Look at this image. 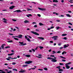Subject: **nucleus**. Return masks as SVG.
<instances>
[{
    "label": "nucleus",
    "instance_id": "nucleus-1",
    "mask_svg": "<svg viewBox=\"0 0 73 73\" xmlns=\"http://www.w3.org/2000/svg\"><path fill=\"white\" fill-rule=\"evenodd\" d=\"M31 33H32L33 34H34V35H37L38 36V35H39L38 33H37L36 32H35L33 31H31Z\"/></svg>",
    "mask_w": 73,
    "mask_h": 73
},
{
    "label": "nucleus",
    "instance_id": "nucleus-2",
    "mask_svg": "<svg viewBox=\"0 0 73 73\" xmlns=\"http://www.w3.org/2000/svg\"><path fill=\"white\" fill-rule=\"evenodd\" d=\"M33 62V61H26L25 62V64H31Z\"/></svg>",
    "mask_w": 73,
    "mask_h": 73
},
{
    "label": "nucleus",
    "instance_id": "nucleus-3",
    "mask_svg": "<svg viewBox=\"0 0 73 73\" xmlns=\"http://www.w3.org/2000/svg\"><path fill=\"white\" fill-rule=\"evenodd\" d=\"M38 9L41 11H45L46 9H45L40 8V7H38Z\"/></svg>",
    "mask_w": 73,
    "mask_h": 73
},
{
    "label": "nucleus",
    "instance_id": "nucleus-4",
    "mask_svg": "<svg viewBox=\"0 0 73 73\" xmlns=\"http://www.w3.org/2000/svg\"><path fill=\"white\" fill-rule=\"evenodd\" d=\"M51 61L55 62H57V60L55 59L52 58V59L51 60Z\"/></svg>",
    "mask_w": 73,
    "mask_h": 73
},
{
    "label": "nucleus",
    "instance_id": "nucleus-5",
    "mask_svg": "<svg viewBox=\"0 0 73 73\" xmlns=\"http://www.w3.org/2000/svg\"><path fill=\"white\" fill-rule=\"evenodd\" d=\"M15 6H12L10 7L9 8L10 9H13L14 8H15Z\"/></svg>",
    "mask_w": 73,
    "mask_h": 73
},
{
    "label": "nucleus",
    "instance_id": "nucleus-6",
    "mask_svg": "<svg viewBox=\"0 0 73 73\" xmlns=\"http://www.w3.org/2000/svg\"><path fill=\"white\" fill-rule=\"evenodd\" d=\"M25 70H21L20 71H19V73H24V72H25Z\"/></svg>",
    "mask_w": 73,
    "mask_h": 73
},
{
    "label": "nucleus",
    "instance_id": "nucleus-7",
    "mask_svg": "<svg viewBox=\"0 0 73 73\" xmlns=\"http://www.w3.org/2000/svg\"><path fill=\"white\" fill-rule=\"evenodd\" d=\"M19 38H22V37H23V35H18Z\"/></svg>",
    "mask_w": 73,
    "mask_h": 73
},
{
    "label": "nucleus",
    "instance_id": "nucleus-8",
    "mask_svg": "<svg viewBox=\"0 0 73 73\" xmlns=\"http://www.w3.org/2000/svg\"><path fill=\"white\" fill-rule=\"evenodd\" d=\"M38 38H39V39H40V40H44V38L43 37H38Z\"/></svg>",
    "mask_w": 73,
    "mask_h": 73
},
{
    "label": "nucleus",
    "instance_id": "nucleus-9",
    "mask_svg": "<svg viewBox=\"0 0 73 73\" xmlns=\"http://www.w3.org/2000/svg\"><path fill=\"white\" fill-rule=\"evenodd\" d=\"M66 69H68L70 68V66H68V65H66Z\"/></svg>",
    "mask_w": 73,
    "mask_h": 73
},
{
    "label": "nucleus",
    "instance_id": "nucleus-10",
    "mask_svg": "<svg viewBox=\"0 0 73 73\" xmlns=\"http://www.w3.org/2000/svg\"><path fill=\"white\" fill-rule=\"evenodd\" d=\"M27 45V43L24 44L23 43V44H19V45L20 46H24V45Z\"/></svg>",
    "mask_w": 73,
    "mask_h": 73
},
{
    "label": "nucleus",
    "instance_id": "nucleus-11",
    "mask_svg": "<svg viewBox=\"0 0 73 73\" xmlns=\"http://www.w3.org/2000/svg\"><path fill=\"white\" fill-rule=\"evenodd\" d=\"M52 2H55V3H58V1L57 0H53Z\"/></svg>",
    "mask_w": 73,
    "mask_h": 73
},
{
    "label": "nucleus",
    "instance_id": "nucleus-12",
    "mask_svg": "<svg viewBox=\"0 0 73 73\" xmlns=\"http://www.w3.org/2000/svg\"><path fill=\"white\" fill-rule=\"evenodd\" d=\"M17 12L18 13H19V12H22V11H21V10H17Z\"/></svg>",
    "mask_w": 73,
    "mask_h": 73
},
{
    "label": "nucleus",
    "instance_id": "nucleus-13",
    "mask_svg": "<svg viewBox=\"0 0 73 73\" xmlns=\"http://www.w3.org/2000/svg\"><path fill=\"white\" fill-rule=\"evenodd\" d=\"M25 57H31V55H26L25 56Z\"/></svg>",
    "mask_w": 73,
    "mask_h": 73
},
{
    "label": "nucleus",
    "instance_id": "nucleus-14",
    "mask_svg": "<svg viewBox=\"0 0 73 73\" xmlns=\"http://www.w3.org/2000/svg\"><path fill=\"white\" fill-rule=\"evenodd\" d=\"M56 37H58V36H54L53 37H52L51 38H52V39H54V38H56Z\"/></svg>",
    "mask_w": 73,
    "mask_h": 73
},
{
    "label": "nucleus",
    "instance_id": "nucleus-15",
    "mask_svg": "<svg viewBox=\"0 0 73 73\" xmlns=\"http://www.w3.org/2000/svg\"><path fill=\"white\" fill-rule=\"evenodd\" d=\"M14 54L13 53H12L11 54H8V56H12V55Z\"/></svg>",
    "mask_w": 73,
    "mask_h": 73
},
{
    "label": "nucleus",
    "instance_id": "nucleus-16",
    "mask_svg": "<svg viewBox=\"0 0 73 73\" xmlns=\"http://www.w3.org/2000/svg\"><path fill=\"white\" fill-rule=\"evenodd\" d=\"M68 47V46L66 45V44L64 45V48H66Z\"/></svg>",
    "mask_w": 73,
    "mask_h": 73
},
{
    "label": "nucleus",
    "instance_id": "nucleus-17",
    "mask_svg": "<svg viewBox=\"0 0 73 73\" xmlns=\"http://www.w3.org/2000/svg\"><path fill=\"white\" fill-rule=\"evenodd\" d=\"M39 24L40 26H42V25H44V24H42V23H39Z\"/></svg>",
    "mask_w": 73,
    "mask_h": 73
},
{
    "label": "nucleus",
    "instance_id": "nucleus-18",
    "mask_svg": "<svg viewBox=\"0 0 73 73\" xmlns=\"http://www.w3.org/2000/svg\"><path fill=\"white\" fill-rule=\"evenodd\" d=\"M47 59H49V60H52L53 59V58H52L51 57H48L47 58Z\"/></svg>",
    "mask_w": 73,
    "mask_h": 73
},
{
    "label": "nucleus",
    "instance_id": "nucleus-19",
    "mask_svg": "<svg viewBox=\"0 0 73 73\" xmlns=\"http://www.w3.org/2000/svg\"><path fill=\"white\" fill-rule=\"evenodd\" d=\"M24 23H29V21L27 20H25L24 21Z\"/></svg>",
    "mask_w": 73,
    "mask_h": 73
},
{
    "label": "nucleus",
    "instance_id": "nucleus-20",
    "mask_svg": "<svg viewBox=\"0 0 73 73\" xmlns=\"http://www.w3.org/2000/svg\"><path fill=\"white\" fill-rule=\"evenodd\" d=\"M66 15L67 17H71V16L69 14H66Z\"/></svg>",
    "mask_w": 73,
    "mask_h": 73
},
{
    "label": "nucleus",
    "instance_id": "nucleus-21",
    "mask_svg": "<svg viewBox=\"0 0 73 73\" xmlns=\"http://www.w3.org/2000/svg\"><path fill=\"white\" fill-rule=\"evenodd\" d=\"M53 14H56V16H58V13H56V12H53Z\"/></svg>",
    "mask_w": 73,
    "mask_h": 73
},
{
    "label": "nucleus",
    "instance_id": "nucleus-22",
    "mask_svg": "<svg viewBox=\"0 0 73 73\" xmlns=\"http://www.w3.org/2000/svg\"><path fill=\"white\" fill-rule=\"evenodd\" d=\"M11 48V47L10 46H7L5 47V49H7V48Z\"/></svg>",
    "mask_w": 73,
    "mask_h": 73
},
{
    "label": "nucleus",
    "instance_id": "nucleus-23",
    "mask_svg": "<svg viewBox=\"0 0 73 73\" xmlns=\"http://www.w3.org/2000/svg\"><path fill=\"white\" fill-rule=\"evenodd\" d=\"M66 52H65V51H63L62 53V54H66Z\"/></svg>",
    "mask_w": 73,
    "mask_h": 73
},
{
    "label": "nucleus",
    "instance_id": "nucleus-24",
    "mask_svg": "<svg viewBox=\"0 0 73 73\" xmlns=\"http://www.w3.org/2000/svg\"><path fill=\"white\" fill-rule=\"evenodd\" d=\"M39 48H40V49L41 50L42 49H43L44 48V47L43 46H40Z\"/></svg>",
    "mask_w": 73,
    "mask_h": 73
},
{
    "label": "nucleus",
    "instance_id": "nucleus-25",
    "mask_svg": "<svg viewBox=\"0 0 73 73\" xmlns=\"http://www.w3.org/2000/svg\"><path fill=\"white\" fill-rule=\"evenodd\" d=\"M19 44H21V45H23V42H19Z\"/></svg>",
    "mask_w": 73,
    "mask_h": 73
},
{
    "label": "nucleus",
    "instance_id": "nucleus-26",
    "mask_svg": "<svg viewBox=\"0 0 73 73\" xmlns=\"http://www.w3.org/2000/svg\"><path fill=\"white\" fill-rule=\"evenodd\" d=\"M66 35H67L66 34H63L62 35V36H66Z\"/></svg>",
    "mask_w": 73,
    "mask_h": 73
},
{
    "label": "nucleus",
    "instance_id": "nucleus-27",
    "mask_svg": "<svg viewBox=\"0 0 73 73\" xmlns=\"http://www.w3.org/2000/svg\"><path fill=\"white\" fill-rule=\"evenodd\" d=\"M56 30H58V29H60V27L58 26L56 27Z\"/></svg>",
    "mask_w": 73,
    "mask_h": 73
},
{
    "label": "nucleus",
    "instance_id": "nucleus-28",
    "mask_svg": "<svg viewBox=\"0 0 73 73\" xmlns=\"http://www.w3.org/2000/svg\"><path fill=\"white\" fill-rule=\"evenodd\" d=\"M27 41H29V42H30L31 41V40H30V39H29V38H27Z\"/></svg>",
    "mask_w": 73,
    "mask_h": 73
},
{
    "label": "nucleus",
    "instance_id": "nucleus-29",
    "mask_svg": "<svg viewBox=\"0 0 73 73\" xmlns=\"http://www.w3.org/2000/svg\"><path fill=\"white\" fill-rule=\"evenodd\" d=\"M60 57H61V58H63V59H65L66 58L64 57H63L62 56H60Z\"/></svg>",
    "mask_w": 73,
    "mask_h": 73
},
{
    "label": "nucleus",
    "instance_id": "nucleus-30",
    "mask_svg": "<svg viewBox=\"0 0 73 73\" xmlns=\"http://www.w3.org/2000/svg\"><path fill=\"white\" fill-rule=\"evenodd\" d=\"M14 39L15 40H19V39H18V38H14Z\"/></svg>",
    "mask_w": 73,
    "mask_h": 73
},
{
    "label": "nucleus",
    "instance_id": "nucleus-31",
    "mask_svg": "<svg viewBox=\"0 0 73 73\" xmlns=\"http://www.w3.org/2000/svg\"><path fill=\"white\" fill-rule=\"evenodd\" d=\"M13 70H14V71H17V70L15 68L14 69H13Z\"/></svg>",
    "mask_w": 73,
    "mask_h": 73
},
{
    "label": "nucleus",
    "instance_id": "nucleus-32",
    "mask_svg": "<svg viewBox=\"0 0 73 73\" xmlns=\"http://www.w3.org/2000/svg\"><path fill=\"white\" fill-rule=\"evenodd\" d=\"M59 71L60 72H61V71L62 72V71H63V70L62 69H60V70H59Z\"/></svg>",
    "mask_w": 73,
    "mask_h": 73
},
{
    "label": "nucleus",
    "instance_id": "nucleus-33",
    "mask_svg": "<svg viewBox=\"0 0 73 73\" xmlns=\"http://www.w3.org/2000/svg\"><path fill=\"white\" fill-rule=\"evenodd\" d=\"M63 39H64V40H66V39H67V38H66V37H64V38H63Z\"/></svg>",
    "mask_w": 73,
    "mask_h": 73
},
{
    "label": "nucleus",
    "instance_id": "nucleus-34",
    "mask_svg": "<svg viewBox=\"0 0 73 73\" xmlns=\"http://www.w3.org/2000/svg\"><path fill=\"white\" fill-rule=\"evenodd\" d=\"M52 52H53V53H52V54H54L56 53V52L54 51H53Z\"/></svg>",
    "mask_w": 73,
    "mask_h": 73
},
{
    "label": "nucleus",
    "instance_id": "nucleus-35",
    "mask_svg": "<svg viewBox=\"0 0 73 73\" xmlns=\"http://www.w3.org/2000/svg\"><path fill=\"white\" fill-rule=\"evenodd\" d=\"M7 42H13V41L10 40V41H7Z\"/></svg>",
    "mask_w": 73,
    "mask_h": 73
},
{
    "label": "nucleus",
    "instance_id": "nucleus-36",
    "mask_svg": "<svg viewBox=\"0 0 73 73\" xmlns=\"http://www.w3.org/2000/svg\"><path fill=\"white\" fill-rule=\"evenodd\" d=\"M44 70H48V69L46 68H44Z\"/></svg>",
    "mask_w": 73,
    "mask_h": 73
},
{
    "label": "nucleus",
    "instance_id": "nucleus-37",
    "mask_svg": "<svg viewBox=\"0 0 73 73\" xmlns=\"http://www.w3.org/2000/svg\"><path fill=\"white\" fill-rule=\"evenodd\" d=\"M50 57H54V55H50Z\"/></svg>",
    "mask_w": 73,
    "mask_h": 73
},
{
    "label": "nucleus",
    "instance_id": "nucleus-38",
    "mask_svg": "<svg viewBox=\"0 0 73 73\" xmlns=\"http://www.w3.org/2000/svg\"><path fill=\"white\" fill-rule=\"evenodd\" d=\"M1 47L3 49H4V46H3V45H2Z\"/></svg>",
    "mask_w": 73,
    "mask_h": 73
},
{
    "label": "nucleus",
    "instance_id": "nucleus-39",
    "mask_svg": "<svg viewBox=\"0 0 73 73\" xmlns=\"http://www.w3.org/2000/svg\"><path fill=\"white\" fill-rule=\"evenodd\" d=\"M61 53V51H58L57 52V53Z\"/></svg>",
    "mask_w": 73,
    "mask_h": 73
},
{
    "label": "nucleus",
    "instance_id": "nucleus-40",
    "mask_svg": "<svg viewBox=\"0 0 73 73\" xmlns=\"http://www.w3.org/2000/svg\"><path fill=\"white\" fill-rule=\"evenodd\" d=\"M16 64V63H15V62H13L12 63V64L13 65H15Z\"/></svg>",
    "mask_w": 73,
    "mask_h": 73
},
{
    "label": "nucleus",
    "instance_id": "nucleus-41",
    "mask_svg": "<svg viewBox=\"0 0 73 73\" xmlns=\"http://www.w3.org/2000/svg\"><path fill=\"white\" fill-rule=\"evenodd\" d=\"M17 57L16 58H11V59L12 60H14V59H17Z\"/></svg>",
    "mask_w": 73,
    "mask_h": 73
},
{
    "label": "nucleus",
    "instance_id": "nucleus-42",
    "mask_svg": "<svg viewBox=\"0 0 73 73\" xmlns=\"http://www.w3.org/2000/svg\"><path fill=\"white\" fill-rule=\"evenodd\" d=\"M62 61H63V62H65V61H66V60L64 59H62Z\"/></svg>",
    "mask_w": 73,
    "mask_h": 73
},
{
    "label": "nucleus",
    "instance_id": "nucleus-43",
    "mask_svg": "<svg viewBox=\"0 0 73 73\" xmlns=\"http://www.w3.org/2000/svg\"><path fill=\"white\" fill-rule=\"evenodd\" d=\"M64 15H61L60 16H59V17H64Z\"/></svg>",
    "mask_w": 73,
    "mask_h": 73
},
{
    "label": "nucleus",
    "instance_id": "nucleus-44",
    "mask_svg": "<svg viewBox=\"0 0 73 73\" xmlns=\"http://www.w3.org/2000/svg\"><path fill=\"white\" fill-rule=\"evenodd\" d=\"M32 50H33V52H35V50L34 49H31Z\"/></svg>",
    "mask_w": 73,
    "mask_h": 73
},
{
    "label": "nucleus",
    "instance_id": "nucleus-45",
    "mask_svg": "<svg viewBox=\"0 0 73 73\" xmlns=\"http://www.w3.org/2000/svg\"><path fill=\"white\" fill-rule=\"evenodd\" d=\"M68 24H70V25H72V23L70 22L68 23Z\"/></svg>",
    "mask_w": 73,
    "mask_h": 73
},
{
    "label": "nucleus",
    "instance_id": "nucleus-46",
    "mask_svg": "<svg viewBox=\"0 0 73 73\" xmlns=\"http://www.w3.org/2000/svg\"><path fill=\"white\" fill-rule=\"evenodd\" d=\"M36 57H38V58H41V56H36Z\"/></svg>",
    "mask_w": 73,
    "mask_h": 73
},
{
    "label": "nucleus",
    "instance_id": "nucleus-47",
    "mask_svg": "<svg viewBox=\"0 0 73 73\" xmlns=\"http://www.w3.org/2000/svg\"><path fill=\"white\" fill-rule=\"evenodd\" d=\"M12 20H13V21H17L16 20L13 19H12Z\"/></svg>",
    "mask_w": 73,
    "mask_h": 73
},
{
    "label": "nucleus",
    "instance_id": "nucleus-48",
    "mask_svg": "<svg viewBox=\"0 0 73 73\" xmlns=\"http://www.w3.org/2000/svg\"><path fill=\"white\" fill-rule=\"evenodd\" d=\"M59 64L60 65H64V64H63V63H59Z\"/></svg>",
    "mask_w": 73,
    "mask_h": 73
},
{
    "label": "nucleus",
    "instance_id": "nucleus-49",
    "mask_svg": "<svg viewBox=\"0 0 73 73\" xmlns=\"http://www.w3.org/2000/svg\"><path fill=\"white\" fill-rule=\"evenodd\" d=\"M12 73V71H10L9 72H7V73Z\"/></svg>",
    "mask_w": 73,
    "mask_h": 73
},
{
    "label": "nucleus",
    "instance_id": "nucleus-50",
    "mask_svg": "<svg viewBox=\"0 0 73 73\" xmlns=\"http://www.w3.org/2000/svg\"><path fill=\"white\" fill-rule=\"evenodd\" d=\"M25 38L26 39H27V38H28V37H27V36H25Z\"/></svg>",
    "mask_w": 73,
    "mask_h": 73
},
{
    "label": "nucleus",
    "instance_id": "nucleus-51",
    "mask_svg": "<svg viewBox=\"0 0 73 73\" xmlns=\"http://www.w3.org/2000/svg\"><path fill=\"white\" fill-rule=\"evenodd\" d=\"M53 28H54V27L52 26L51 27L50 29H53Z\"/></svg>",
    "mask_w": 73,
    "mask_h": 73
},
{
    "label": "nucleus",
    "instance_id": "nucleus-52",
    "mask_svg": "<svg viewBox=\"0 0 73 73\" xmlns=\"http://www.w3.org/2000/svg\"><path fill=\"white\" fill-rule=\"evenodd\" d=\"M37 16H39V17H41V15H40V14H37Z\"/></svg>",
    "mask_w": 73,
    "mask_h": 73
},
{
    "label": "nucleus",
    "instance_id": "nucleus-53",
    "mask_svg": "<svg viewBox=\"0 0 73 73\" xmlns=\"http://www.w3.org/2000/svg\"><path fill=\"white\" fill-rule=\"evenodd\" d=\"M57 38V37L55 38H54V40H56Z\"/></svg>",
    "mask_w": 73,
    "mask_h": 73
},
{
    "label": "nucleus",
    "instance_id": "nucleus-54",
    "mask_svg": "<svg viewBox=\"0 0 73 73\" xmlns=\"http://www.w3.org/2000/svg\"><path fill=\"white\" fill-rule=\"evenodd\" d=\"M11 52H12L13 53H14L15 52V51H14V50H11Z\"/></svg>",
    "mask_w": 73,
    "mask_h": 73
},
{
    "label": "nucleus",
    "instance_id": "nucleus-55",
    "mask_svg": "<svg viewBox=\"0 0 73 73\" xmlns=\"http://www.w3.org/2000/svg\"><path fill=\"white\" fill-rule=\"evenodd\" d=\"M27 65H23V67H25V66H27Z\"/></svg>",
    "mask_w": 73,
    "mask_h": 73
},
{
    "label": "nucleus",
    "instance_id": "nucleus-56",
    "mask_svg": "<svg viewBox=\"0 0 73 73\" xmlns=\"http://www.w3.org/2000/svg\"><path fill=\"white\" fill-rule=\"evenodd\" d=\"M6 60H8V61H10V59L9 58H6Z\"/></svg>",
    "mask_w": 73,
    "mask_h": 73
},
{
    "label": "nucleus",
    "instance_id": "nucleus-57",
    "mask_svg": "<svg viewBox=\"0 0 73 73\" xmlns=\"http://www.w3.org/2000/svg\"><path fill=\"white\" fill-rule=\"evenodd\" d=\"M0 73H5V72L4 71H2L1 72H0Z\"/></svg>",
    "mask_w": 73,
    "mask_h": 73
},
{
    "label": "nucleus",
    "instance_id": "nucleus-58",
    "mask_svg": "<svg viewBox=\"0 0 73 73\" xmlns=\"http://www.w3.org/2000/svg\"><path fill=\"white\" fill-rule=\"evenodd\" d=\"M29 16H31L32 17V15H31V14H29Z\"/></svg>",
    "mask_w": 73,
    "mask_h": 73
},
{
    "label": "nucleus",
    "instance_id": "nucleus-59",
    "mask_svg": "<svg viewBox=\"0 0 73 73\" xmlns=\"http://www.w3.org/2000/svg\"><path fill=\"white\" fill-rule=\"evenodd\" d=\"M34 27L35 28H37V25H35L34 26Z\"/></svg>",
    "mask_w": 73,
    "mask_h": 73
},
{
    "label": "nucleus",
    "instance_id": "nucleus-60",
    "mask_svg": "<svg viewBox=\"0 0 73 73\" xmlns=\"http://www.w3.org/2000/svg\"><path fill=\"white\" fill-rule=\"evenodd\" d=\"M28 37H29V38H32V37H31L29 35Z\"/></svg>",
    "mask_w": 73,
    "mask_h": 73
},
{
    "label": "nucleus",
    "instance_id": "nucleus-61",
    "mask_svg": "<svg viewBox=\"0 0 73 73\" xmlns=\"http://www.w3.org/2000/svg\"><path fill=\"white\" fill-rule=\"evenodd\" d=\"M50 42V43H53V41H51Z\"/></svg>",
    "mask_w": 73,
    "mask_h": 73
},
{
    "label": "nucleus",
    "instance_id": "nucleus-62",
    "mask_svg": "<svg viewBox=\"0 0 73 73\" xmlns=\"http://www.w3.org/2000/svg\"><path fill=\"white\" fill-rule=\"evenodd\" d=\"M8 58H10V59H11V58H11V56H9V57H8Z\"/></svg>",
    "mask_w": 73,
    "mask_h": 73
},
{
    "label": "nucleus",
    "instance_id": "nucleus-63",
    "mask_svg": "<svg viewBox=\"0 0 73 73\" xmlns=\"http://www.w3.org/2000/svg\"><path fill=\"white\" fill-rule=\"evenodd\" d=\"M36 31H38V32L39 31V30L38 29H36Z\"/></svg>",
    "mask_w": 73,
    "mask_h": 73
},
{
    "label": "nucleus",
    "instance_id": "nucleus-64",
    "mask_svg": "<svg viewBox=\"0 0 73 73\" xmlns=\"http://www.w3.org/2000/svg\"><path fill=\"white\" fill-rule=\"evenodd\" d=\"M29 10H32V9H28V8H27V11H28Z\"/></svg>",
    "mask_w": 73,
    "mask_h": 73
}]
</instances>
